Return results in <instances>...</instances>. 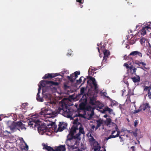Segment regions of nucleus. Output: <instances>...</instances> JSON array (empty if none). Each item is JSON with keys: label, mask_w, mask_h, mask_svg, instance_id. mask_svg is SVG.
Instances as JSON below:
<instances>
[{"label": "nucleus", "mask_w": 151, "mask_h": 151, "mask_svg": "<svg viewBox=\"0 0 151 151\" xmlns=\"http://www.w3.org/2000/svg\"><path fill=\"white\" fill-rule=\"evenodd\" d=\"M140 107L143 111L145 110L151 111H150V106L148 103H146L142 104Z\"/></svg>", "instance_id": "nucleus-11"}, {"label": "nucleus", "mask_w": 151, "mask_h": 151, "mask_svg": "<svg viewBox=\"0 0 151 151\" xmlns=\"http://www.w3.org/2000/svg\"><path fill=\"white\" fill-rule=\"evenodd\" d=\"M93 109L92 107L90 106H86V107L85 110L88 111H91Z\"/></svg>", "instance_id": "nucleus-37"}, {"label": "nucleus", "mask_w": 151, "mask_h": 151, "mask_svg": "<svg viewBox=\"0 0 151 151\" xmlns=\"http://www.w3.org/2000/svg\"><path fill=\"white\" fill-rule=\"evenodd\" d=\"M85 91V88L84 87H82L80 89V95H83Z\"/></svg>", "instance_id": "nucleus-39"}, {"label": "nucleus", "mask_w": 151, "mask_h": 151, "mask_svg": "<svg viewBox=\"0 0 151 151\" xmlns=\"http://www.w3.org/2000/svg\"><path fill=\"white\" fill-rule=\"evenodd\" d=\"M86 80V79L84 78L83 76L81 77L79 80H77L76 81L77 83L79 84L81 83L82 82H83L82 84H83L85 82V81Z\"/></svg>", "instance_id": "nucleus-24"}, {"label": "nucleus", "mask_w": 151, "mask_h": 151, "mask_svg": "<svg viewBox=\"0 0 151 151\" xmlns=\"http://www.w3.org/2000/svg\"><path fill=\"white\" fill-rule=\"evenodd\" d=\"M42 145L43 147V149H45L48 151H55V149L50 146H48L47 145L45 144L44 143L42 144Z\"/></svg>", "instance_id": "nucleus-17"}, {"label": "nucleus", "mask_w": 151, "mask_h": 151, "mask_svg": "<svg viewBox=\"0 0 151 151\" xmlns=\"http://www.w3.org/2000/svg\"><path fill=\"white\" fill-rule=\"evenodd\" d=\"M65 128V127L63 125V123L60 122L58 124V128L57 131L61 132Z\"/></svg>", "instance_id": "nucleus-25"}, {"label": "nucleus", "mask_w": 151, "mask_h": 151, "mask_svg": "<svg viewBox=\"0 0 151 151\" xmlns=\"http://www.w3.org/2000/svg\"><path fill=\"white\" fill-rule=\"evenodd\" d=\"M94 113L93 111V109H92V111H91V116H92L94 114Z\"/></svg>", "instance_id": "nucleus-59"}, {"label": "nucleus", "mask_w": 151, "mask_h": 151, "mask_svg": "<svg viewBox=\"0 0 151 151\" xmlns=\"http://www.w3.org/2000/svg\"><path fill=\"white\" fill-rule=\"evenodd\" d=\"M80 72L79 71H77L74 72V73L72 74V76H74V79L76 80L78 77V75H80Z\"/></svg>", "instance_id": "nucleus-32"}, {"label": "nucleus", "mask_w": 151, "mask_h": 151, "mask_svg": "<svg viewBox=\"0 0 151 151\" xmlns=\"http://www.w3.org/2000/svg\"><path fill=\"white\" fill-rule=\"evenodd\" d=\"M126 131L130 133H132L133 132L132 130H128L127 129H125V130H123L122 131L124 132L125 131Z\"/></svg>", "instance_id": "nucleus-47"}, {"label": "nucleus", "mask_w": 151, "mask_h": 151, "mask_svg": "<svg viewBox=\"0 0 151 151\" xmlns=\"http://www.w3.org/2000/svg\"><path fill=\"white\" fill-rule=\"evenodd\" d=\"M122 135H121L120 136H119L120 139V141L122 142H123L124 141V138L122 137Z\"/></svg>", "instance_id": "nucleus-44"}, {"label": "nucleus", "mask_w": 151, "mask_h": 151, "mask_svg": "<svg viewBox=\"0 0 151 151\" xmlns=\"http://www.w3.org/2000/svg\"><path fill=\"white\" fill-rule=\"evenodd\" d=\"M48 84L50 86H58L60 83L57 82H54L52 81H49L47 82Z\"/></svg>", "instance_id": "nucleus-21"}, {"label": "nucleus", "mask_w": 151, "mask_h": 151, "mask_svg": "<svg viewBox=\"0 0 151 151\" xmlns=\"http://www.w3.org/2000/svg\"><path fill=\"white\" fill-rule=\"evenodd\" d=\"M135 148V147L134 146H132L131 147V148L132 149V151H135L134 149Z\"/></svg>", "instance_id": "nucleus-58"}, {"label": "nucleus", "mask_w": 151, "mask_h": 151, "mask_svg": "<svg viewBox=\"0 0 151 151\" xmlns=\"http://www.w3.org/2000/svg\"><path fill=\"white\" fill-rule=\"evenodd\" d=\"M67 78L71 82H73L75 80L74 79V76H72V74L70 75V76H67Z\"/></svg>", "instance_id": "nucleus-31"}, {"label": "nucleus", "mask_w": 151, "mask_h": 151, "mask_svg": "<svg viewBox=\"0 0 151 151\" xmlns=\"http://www.w3.org/2000/svg\"><path fill=\"white\" fill-rule=\"evenodd\" d=\"M116 127H115V130L113 131H112L111 135H113L114 134L116 131H117V130L118 129L117 126L116 124Z\"/></svg>", "instance_id": "nucleus-43"}, {"label": "nucleus", "mask_w": 151, "mask_h": 151, "mask_svg": "<svg viewBox=\"0 0 151 151\" xmlns=\"http://www.w3.org/2000/svg\"><path fill=\"white\" fill-rule=\"evenodd\" d=\"M93 85L94 87V90L95 91H97L98 90V87L97 86V85L96 83H93Z\"/></svg>", "instance_id": "nucleus-38"}, {"label": "nucleus", "mask_w": 151, "mask_h": 151, "mask_svg": "<svg viewBox=\"0 0 151 151\" xmlns=\"http://www.w3.org/2000/svg\"><path fill=\"white\" fill-rule=\"evenodd\" d=\"M141 44L143 45H145V42H148L149 41L148 39L145 38L143 37L141 38L140 40Z\"/></svg>", "instance_id": "nucleus-28"}, {"label": "nucleus", "mask_w": 151, "mask_h": 151, "mask_svg": "<svg viewBox=\"0 0 151 151\" xmlns=\"http://www.w3.org/2000/svg\"><path fill=\"white\" fill-rule=\"evenodd\" d=\"M63 75H61L60 73H57L55 74L53 73H48L46 74L45 76L42 78L43 79H46L47 78H54L55 77H56L57 76H60L61 77L60 78H59V81H60V79L62 78V77L63 76L64 74L62 73Z\"/></svg>", "instance_id": "nucleus-6"}, {"label": "nucleus", "mask_w": 151, "mask_h": 151, "mask_svg": "<svg viewBox=\"0 0 151 151\" xmlns=\"http://www.w3.org/2000/svg\"><path fill=\"white\" fill-rule=\"evenodd\" d=\"M144 91H147V95L150 99H151V86H144Z\"/></svg>", "instance_id": "nucleus-14"}, {"label": "nucleus", "mask_w": 151, "mask_h": 151, "mask_svg": "<svg viewBox=\"0 0 151 151\" xmlns=\"http://www.w3.org/2000/svg\"><path fill=\"white\" fill-rule=\"evenodd\" d=\"M83 96H85V97L86 99H89V103L90 104L92 105H96V96L93 92L89 90L88 93L84 94Z\"/></svg>", "instance_id": "nucleus-4"}, {"label": "nucleus", "mask_w": 151, "mask_h": 151, "mask_svg": "<svg viewBox=\"0 0 151 151\" xmlns=\"http://www.w3.org/2000/svg\"><path fill=\"white\" fill-rule=\"evenodd\" d=\"M4 132H5V131H4ZM5 132H7V134H11V132H9V131H7V130H5Z\"/></svg>", "instance_id": "nucleus-62"}, {"label": "nucleus", "mask_w": 151, "mask_h": 151, "mask_svg": "<svg viewBox=\"0 0 151 151\" xmlns=\"http://www.w3.org/2000/svg\"><path fill=\"white\" fill-rule=\"evenodd\" d=\"M41 89V87L40 85H39V88H38V92L40 93V90Z\"/></svg>", "instance_id": "nucleus-57"}, {"label": "nucleus", "mask_w": 151, "mask_h": 151, "mask_svg": "<svg viewBox=\"0 0 151 151\" xmlns=\"http://www.w3.org/2000/svg\"><path fill=\"white\" fill-rule=\"evenodd\" d=\"M78 129L79 130V132L78 134H79V139H78V140L76 141V144L79 143V141H80L81 139V137H80L81 134H85L84 131V130L81 124V126H78Z\"/></svg>", "instance_id": "nucleus-9"}, {"label": "nucleus", "mask_w": 151, "mask_h": 151, "mask_svg": "<svg viewBox=\"0 0 151 151\" xmlns=\"http://www.w3.org/2000/svg\"><path fill=\"white\" fill-rule=\"evenodd\" d=\"M86 106V104L83 102L81 103L79 105L80 109L82 110H85Z\"/></svg>", "instance_id": "nucleus-29"}, {"label": "nucleus", "mask_w": 151, "mask_h": 151, "mask_svg": "<svg viewBox=\"0 0 151 151\" xmlns=\"http://www.w3.org/2000/svg\"><path fill=\"white\" fill-rule=\"evenodd\" d=\"M40 93L38 92L37 94V97H36V99L37 100V101H38L40 102H43L44 101V99L42 98H41V99H39V97H40V95H39V94Z\"/></svg>", "instance_id": "nucleus-34"}, {"label": "nucleus", "mask_w": 151, "mask_h": 151, "mask_svg": "<svg viewBox=\"0 0 151 151\" xmlns=\"http://www.w3.org/2000/svg\"><path fill=\"white\" fill-rule=\"evenodd\" d=\"M106 45V44H104L103 45V46L101 47V48L102 50V51H104L105 49V47Z\"/></svg>", "instance_id": "nucleus-52"}, {"label": "nucleus", "mask_w": 151, "mask_h": 151, "mask_svg": "<svg viewBox=\"0 0 151 151\" xmlns=\"http://www.w3.org/2000/svg\"><path fill=\"white\" fill-rule=\"evenodd\" d=\"M140 63H141V66L140 67H141V65H142V66L146 65V63H145V62H141Z\"/></svg>", "instance_id": "nucleus-55"}, {"label": "nucleus", "mask_w": 151, "mask_h": 151, "mask_svg": "<svg viewBox=\"0 0 151 151\" xmlns=\"http://www.w3.org/2000/svg\"><path fill=\"white\" fill-rule=\"evenodd\" d=\"M76 141H77V140H73V141L71 142H70V143L66 142V144L69 147H70V148L74 150L78 148V146L80 144V141H79V143L77 144H76Z\"/></svg>", "instance_id": "nucleus-7"}, {"label": "nucleus", "mask_w": 151, "mask_h": 151, "mask_svg": "<svg viewBox=\"0 0 151 151\" xmlns=\"http://www.w3.org/2000/svg\"><path fill=\"white\" fill-rule=\"evenodd\" d=\"M130 55H131V56H136L138 55L139 57H142V53L139 52L138 51H134L132 52L130 54Z\"/></svg>", "instance_id": "nucleus-19"}, {"label": "nucleus", "mask_w": 151, "mask_h": 151, "mask_svg": "<svg viewBox=\"0 0 151 151\" xmlns=\"http://www.w3.org/2000/svg\"><path fill=\"white\" fill-rule=\"evenodd\" d=\"M138 124V121L137 120H135L134 122V126L136 127Z\"/></svg>", "instance_id": "nucleus-54"}, {"label": "nucleus", "mask_w": 151, "mask_h": 151, "mask_svg": "<svg viewBox=\"0 0 151 151\" xmlns=\"http://www.w3.org/2000/svg\"><path fill=\"white\" fill-rule=\"evenodd\" d=\"M28 105V103H23L22 104V106H21L23 108H25L26 106H27Z\"/></svg>", "instance_id": "nucleus-50"}, {"label": "nucleus", "mask_w": 151, "mask_h": 151, "mask_svg": "<svg viewBox=\"0 0 151 151\" xmlns=\"http://www.w3.org/2000/svg\"><path fill=\"white\" fill-rule=\"evenodd\" d=\"M68 107V105L64 102L62 100L61 103L59 104V106L57 112L64 116H67L68 118H70L71 116L72 115Z\"/></svg>", "instance_id": "nucleus-1"}, {"label": "nucleus", "mask_w": 151, "mask_h": 151, "mask_svg": "<svg viewBox=\"0 0 151 151\" xmlns=\"http://www.w3.org/2000/svg\"><path fill=\"white\" fill-rule=\"evenodd\" d=\"M97 125L95 128V130L97 129L100 127L101 126L103 123V120L100 119L96 121Z\"/></svg>", "instance_id": "nucleus-23"}, {"label": "nucleus", "mask_w": 151, "mask_h": 151, "mask_svg": "<svg viewBox=\"0 0 151 151\" xmlns=\"http://www.w3.org/2000/svg\"><path fill=\"white\" fill-rule=\"evenodd\" d=\"M14 123L16 125V127L17 129L20 131V129L23 130L24 129H26V128L25 127L24 125L21 122H14Z\"/></svg>", "instance_id": "nucleus-8"}, {"label": "nucleus", "mask_w": 151, "mask_h": 151, "mask_svg": "<svg viewBox=\"0 0 151 151\" xmlns=\"http://www.w3.org/2000/svg\"><path fill=\"white\" fill-rule=\"evenodd\" d=\"M124 66L126 67L127 69L129 68V65L127 63H125L124 64Z\"/></svg>", "instance_id": "nucleus-53"}, {"label": "nucleus", "mask_w": 151, "mask_h": 151, "mask_svg": "<svg viewBox=\"0 0 151 151\" xmlns=\"http://www.w3.org/2000/svg\"><path fill=\"white\" fill-rule=\"evenodd\" d=\"M78 118H77L76 119L73 121V125H75V126H81V124L79 122H78Z\"/></svg>", "instance_id": "nucleus-27"}, {"label": "nucleus", "mask_w": 151, "mask_h": 151, "mask_svg": "<svg viewBox=\"0 0 151 151\" xmlns=\"http://www.w3.org/2000/svg\"><path fill=\"white\" fill-rule=\"evenodd\" d=\"M131 78L134 83L139 82L140 81V78L139 76H137V77H134Z\"/></svg>", "instance_id": "nucleus-26"}, {"label": "nucleus", "mask_w": 151, "mask_h": 151, "mask_svg": "<svg viewBox=\"0 0 151 151\" xmlns=\"http://www.w3.org/2000/svg\"><path fill=\"white\" fill-rule=\"evenodd\" d=\"M69 87L66 84H64L63 86V88L64 89L66 90L67 89L69 88Z\"/></svg>", "instance_id": "nucleus-51"}, {"label": "nucleus", "mask_w": 151, "mask_h": 151, "mask_svg": "<svg viewBox=\"0 0 151 151\" xmlns=\"http://www.w3.org/2000/svg\"><path fill=\"white\" fill-rule=\"evenodd\" d=\"M87 78L89 79L90 80L92 81L93 84L96 83L95 79L94 78L90 76H88L87 77Z\"/></svg>", "instance_id": "nucleus-33"}, {"label": "nucleus", "mask_w": 151, "mask_h": 151, "mask_svg": "<svg viewBox=\"0 0 151 151\" xmlns=\"http://www.w3.org/2000/svg\"><path fill=\"white\" fill-rule=\"evenodd\" d=\"M105 110L106 111H109V113H110L111 112L113 111L112 109H111L109 108L108 107H106L105 108Z\"/></svg>", "instance_id": "nucleus-40"}, {"label": "nucleus", "mask_w": 151, "mask_h": 151, "mask_svg": "<svg viewBox=\"0 0 151 151\" xmlns=\"http://www.w3.org/2000/svg\"><path fill=\"white\" fill-rule=\"evenodd\" d=\"M102 148H103V150L102 151V150H100V151H106V150L104 146H102Z\"/></svg>", "instance_id": "nucleus-61"}, {"label": "nucleus", "mask_w": 151, "mask_h": 151, "mask_svg": "<svg viewBox=\"0 0 151 151\" xmlns=\"http://www.w3.org/2000/svg\"><path fill=\"white\" fill-rule=\"evenodd\" d=\"M9 127L10 129L12 132H13L16 131V130L17 129L14 122H13L12 124L9 126Z\"/></svg>", "instance_id": "nucleus-20"}, {"label": "nucleus", "mask_w": 151, "mask_h": 151, "mask_svg": "<svg viewBox=\"0 0 151 151\" xmlns=\"http://www.w3.org/2000/svg\"><path fill=\"white\" fill-rule=\"evenodd\" d=\"M129 68H128L129 69L127 70V71H129L131 69H132L134 68H135L134 67L133 65H131L130 66H129Z\"/></svg>", "instance_id": "nucleus-49"}, {"label": "nucleus", "mask_w": 151, "mask_h": 151, "mask_svg": "<svg viewBox=\"0 0 151 151\" xmlns=\"http://www.w3.org/2000/svg\"><path fill=\"white\" fill-rule=\"evenodd\" d=\"M132 134L135 137H137V133L136 132H133Z\"/></svg>", "instance_id": "nucleus-56"}, {"label": "nucleus", "mask_w": 151, "mask_h": 151, "mask_svg": "<svg viewBox=\"0 0 151 151\" xmlns=\"http://www.w3.org/2000/svg\"><path fill=\"white\" fill-rule=\"evenodd\" d=\"M140 68L142 69L145 71H146V70H148L149 68L145 67V66H144L143 67H140Z\"/></svg>", "instance_id": "nucleus-45"}, {"label": "nucleus", "mask_w": 151, "mask_h": 151, "mask_svg": "<svg viewBox=\"0 0 151 151\" xmlns=\"http://www.w3.org/2000/svg\"><path fill=\"white\" fill-rule=\"evenodd\" d=\"M40 121L37 118H32L31 121L28 123L29 126H31L32 128L37 127L39 131H40L44 132L46 131L47 128L44 126H40Z\"/></svg>", "instance_id": "nucleus-3"}, {"label": "nucleus", "mask_w": 151, "mask_h": 151, "mask_svg": "<svg viewBox=\"0 0 151 151\" xmlns=\"http://www.w3.org/2000/svg\"><path fill=\"white\" fill-rule=\"evenodd\" d=\"M141 62L138 61V60H136L134 61V62L133 63L135 64L136 65H138L139 66H137V68H139L141 66V63H140Z\"/></svg>", "instance_id": "nucleus-36"}, {"label": "nucleus", "mask_w": 151, "mask_h": 151, "mask_svg": "<svg viewBox=\"0 0 151 151\" xmlns=\"http://www.w3.org/2000/svg\"><path fill=\"white\" fill-rule=\"evenodd\" d=\"M76 1L79 2L81 4L82 3V0H76Z\"/></svg>", "instance_id": "nucleus-64"}, {"label": "nucleus", "mask_w": 151, "mask_h": 151, "mask_svg": "<svg viewBox=\"0 0 151 151\" xmlns=\"http://www.w3.org/2000/svg\"><path fill=\"white\" fill-rule=\"evenodd\" d=\"M40 113L41 115H45V117L48 118L53 117L56 114V112L55 111H52L48 110L44 112L42 111Z\"/></svg>", "instance_id": "nucleus-5"}, {"label": "nucleus", "mask_w": 151, "mask_h": 151, "mask_svg": "<svg viewBox=\"0 0 151 151\" xmlns=\"http://www.w3.org/2000/svg\"><path fill=\"white\" fill-rule=\"evenodd\" d=\"M131 55H130V54L129 55H128L127 57V60H129L130 61H132L133 59L131 57Z\"/></svg>", "instance_id": "nucleus-42"}, {"label": "nucleus", "mask_w": 151, "mask_h": 151, "mask_svg": "<svg viewBox=\"0 0 151 151\" xmlns=\"http://www.w3.org/2000/svg\"><path fill=\"white\" fill-rule=\"evenodd\" d=\"M137 70V69L136 68H134L132 69H131L129 71V73H130L131 74H136V70Z\"/></svg>", "instance_id": "nucleus-35"}, {"label": "nucleus", "mask_w": 151, "mask_h": 151, "mask_svg": "<svg viewBox=\"0 0 151 151\" xmlns=\"http://www.w3.org/2000/svg\"><path fill=\"white\" fill-rule=\"evenodd\" d=\"M150 31V30H148L147 27L146 26L145 27H143L142 29L139 32V33H140L142 35L144 36L146 34L147 32Z\"/></svg>", "instance_id": "nucleus-18"}, {"label": "nucleus", "mask_w": 151, "mask_h": 151, "mask_svg": "<svg viewBox=\"0 0 151 151\" xmlns=\"http://www.w3.org/2000/svg\"><path fill=\"white\" fill-rule=\"evenodd\" d=\"M93 69H92L90 72V71L89 70H88V75L89 76L92 75V76H93Z\"/></svg>", "instance_id": "nucleus-41"}, {"label": "nucleus", "mask_w": 151, "mask_h": 151, "mask_svg": "<svg viewBox=\"0 0 151 151\" xmlns=\"http://www.w3.org/2000/svg\"><path fill=\"white\" fill-rule=\"evenodd\" d=\"M78 130V126L73 125L71 127L69 133L67 136L66 141L71 142L73 140L77 139L78 140V139H79V134L77 133L75 135H74V134L76 133V130Z\"/></svg>", "instance_id": "nucleus-2"}, {"label": "nucleus", "mask_w": 151, "mask_h": 151, "mask_svg": "<svg viewBox=\"0 0 151 151\" xmlns=\"http://www.w3.org/2000/svg\"><path fill=\"white\" fill-rule=\"evenodd\" d=\"M127 56L126 55H125L124 56V59L125 60H127Z\"/></svg>", "instance_id": "nucleus-63"}, {"label": "nucleus", "mask_w": 151, "mask_h": 151, "mask_svg": "<svg viewBox=\"0 0 151 151\" xmlns=\"http://www.w3.org/2000/svg\"><path fill=\"white\" fill-rule=\"evenodd\" d=\"M142 110L141 109V108L140 107V108H139V109H138L137 110H134V114L140 112V111H141Z\"/></svg>", "instance_id": "nucleus-46"}, {"label": "nucleus", "mask_w": 151, "mask_h": 151, "mask_svg": "<svg viewBox=\"0 0 151 151\" xmlns=\"http://www.w3.org/2000/svg\"><path fill=\"white\" fill-rule=\"evenodd\" d=\"M102 51L103 52L104 54L102 62H106L107 60V58L109 57L110 55V52L109 50L106 49Z\"/></svg>", "instance_id": "nucleus-12"}, {"label": "nucleus", "mask_w": 151, "mask_h": 151, "mask_svg": "<svg viewBox=\"0 0 151 151\" xmlns=\"http://www.w3.org/2000/svg\"><path fill=\"white\" fill-rule=\"evenodd\" d=\"M66 150L65 145H60L55 149V151H65Z\"/></svg>", "instance_id": "nucleus-15"}, {"label": "nucleus", "mask_w": 151, "mask_h": 151, "mask_svg": "<svg viewBox=\"0 0 151 151\" xmlns=\"http://www.w3.org/2000/svg\"><path fill=\"white\" fill-rule=\"evenodd\" d=\"M92 144L93 147V149L94 151H100L101 147L97 141H95L93 142Z\"/></svg>", "instance_id": "nucleus-10"}, {"label": "nucleus", "mask_w": 151, "mask_h": 151, "mask_svg": "<svg viewBox=\"0 0 151 151\" xmlns=\"http://www.w3.org/2000/svg\"><path fill=\"white\" fill-rule=\"evenodd\" d=\"M87 136L88 137L89 141L91 144H92L93 142H94L95 141H96V139H94L93 137L91 135V133L90 132L88 134Z\"/></svg>", "instance_id": "nucleus-22"}, {"label": "nucleus", "mask_w": 151, "mask_h": 151, "mask_svg": "<svg viewBox=\"0 0 151 151\" xmlns=\"http://www.w3.org/2000/svg\"><path fill=\"white\" fill-rule=\"evenodd\" d=\"M127 36V39L128 41H129L130 44L132 45L135 43L136 40L135 39V37H134L133 36V35L130 34Z\"/></svg>", "instance_id": "nucleus-13"}, {"label": "nucleus", "mask_w": 151, "mask_h": 151, "mask_svg": "<svg viewBox=\"0 0 151 151\" xmlns=\"http://www.w3.org/2000/svg\"><path fill=\"white\" fill-rule=\"evenodd\" d=\"M106 122L108 124H110L111 122V119L110 118H107Z\"/></svg>", "instance_id": "nucleus-48"}, {"label": "nucleus", "mask_w": 151, "mask_h": 151, "mask_svg": "<svg viewBox=\"0 0 151 151\" xmlns=\"http://www.w3.org/2000/svg\"><path fill=\"white\" fill-rule=\"evenodd\" d=\"M48 81H42L40 82V85L43 87H45L46 85H49L47 83Z\"/></svg>", "instance_id": "nucleus-30"}, {"label": "nucleus", "mask_w": 151, "mask_h": 151, "mask_svg": "<svg viewBox=\"0 0 151 151\" xmlns=\"http://www.w3.org/2000/svg\"><path fill=\"white\" fill-rule=\"evenodd\" d=\"M106 111V110H105V109H103L101 111V112H102V113H105Z\"/></svg>", "instance_id": "nucleus-60"}, {"label": "nucleus", "mask_w": 151, "mask_h": 151, "mask_svg": "<svg viewBox=\"0 0 151 151\" xmlns=\"http://www.w3.org/2000/svg\"><path fill=\"white\" fill-rule=\"evenodd\" d=\"M117 132V133L116 134V135H111L108 137H105L104 140L107 141L109 139L111 138H115L118 137L120 136V132L119 131H116Z\"/></svg>", "instance_id": "nucleus-16"}]
</instances>
